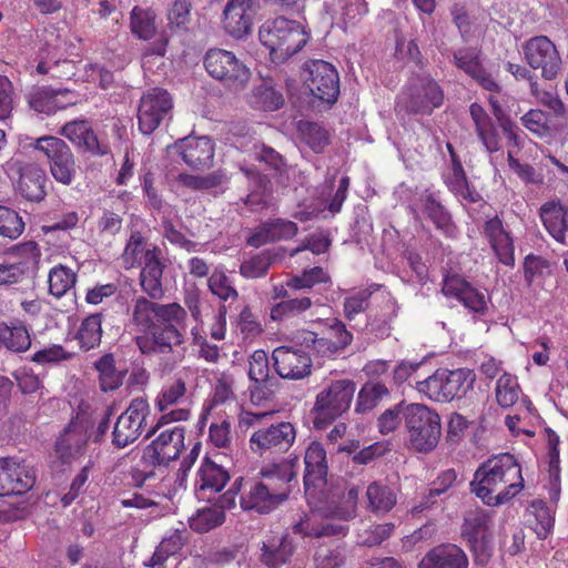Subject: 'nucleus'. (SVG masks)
Returning <instances> with one entry per match:
<instances>
[{"label":"nucleus","mask_w":568,"mask_h":568,"mask_svg":"<svg viewBox=\"0 0 568 568\" xmlns=\"http://www.w3.org/2000/svg\"><path fill=\"white\" fill-rule=\"evenodd\" d=\"M140 266V286L150 298L139 296L133 302L131 321L141 333L135 344L143 355L173 353L186 342L187 313L176 302H155L164 296L162 278L166 261L162 250L149 255Z\"/></svg>","instance_id":"nucleus-1"},{"label":"nucleus","mask_w":568,"mask_h":568,"mask_svg":"<svg viewBox=\"0 0 568 568\" xmlns=\"http://www.w3.org/2000/svg\"><path fill=\"white\" fill-rule=\"evenodd\" d=\"M470 487L486 505H503L523 490L521 467L511 454L494 456L477 468Z\"/></svg>","instance_id":"nucleus-2"},{"label":"nucleus","mask_w":568,"mask_h":568,"mask_svg":"<svg viewBox=\"0 0 568 568\" xmlns=\"http://www.w3.org/2000/svg\"><path fill=\"white\" fill-rule=\"evenodd\" d=\"M296 459H283L261 468L260 479L247 481L240 498L243 510L268 514L287 499L296 477Z\"/></svg>","instance_id":"nucleus-3"},{"label":"nucleus","mask_w":568,"mask_h":568,"mask_svg":"<svg viewBox=\"0 0 568 568\" xmlns=\"http://www.w3.org/2000/svg\"><path fill=\"white\" fill-rule=\"evenodd\" d=\"M261 43L274 62H283L298 53L310 41L311 30L300 21L285 17L266 20L258 30Z\"/></svg>","instance_id":"nucleus-4"},{"label":"nucleus","mask_w":568,"mask_h":568,"mask_svg":"<svg viewBox=\"0 0 568 568\" xmlns=\"http://www.w3.org/2000/svg\"><path fill=\"white\" fill-rule=\"evenodd\" d=\"M476 376L467 368H438L430 376L418 381L416 390L437 403H449L464 397L474 387Z\"/></svg>","instance_id":"nucleus-5"},{"label":"nucleus","mask_w":568,"mask_h":568,"mask_svg":"<svg viewBox=\"0 0 568 568\" xmlns=\"http://www.w3.org/2000/svg\"><path fill=\"white\" fill-rule=\"evenodd\" d=\"M410 446L418 452L433 450L440 438V417L424 404L412 403L403 410Z\"/></svg>","instance_id":"nucleus-6"},{"label":"nucleus","mask_w":568,"mask_h":568,"mask_svg":"<svg viewBox=\"0 0 568 568\" xmlns=\"http://www.w3.org/2000/svg\"><path fill=\"white\" fill-rule=\"evenodd\" d=\"M354 393L355 384L349 379L333 381L324 387L312 409L314 427L323 429L342 416L349 408Z\"/></svg>","instance_id":"nucleus-7"},{"label":"nucleus","mask_w":568,"mask_h":568,"mask_svg":"<svg viewBox=\"0 0 568 568\" xmlns=\"http://www.w3.org/2000/svg\"><path fill=\"white\" fill-rule=\"evenodd\" d=\"M204 67L212 78L234 91L244 89L251 77L248 68L224 49H210L204 57Z\"/></svg>","instance_id":"nucleus-8"},{"label":"nucleus","mask_w":568,"mask_h":568,"mask_svg":"<svg viewBox=\"0 0 568 568\" xmlns=\"http://www.w3.org/2000/svg\"><path fill=\"white\" fill-rule=\"evenodd\" d=\"M36 149L48 159L52 178L63 185H71L78 175V164L69 145L57 136H42L36 141Z\"/></svg>","instance_id":"nucleus-9"},{"label":"nucleus","mask_w":568,"mask_h":568,"mask_svg":"<svg viewBox=\"0 0 568 568\" xmlns=\"http://www.w3.org/2000/svg\"><path fill=\"white\" fill-rule=\"evenodd\" d=\"M444 94L440 87L429 77L415 79L399 95L397 105L410 113L430 114L442 105Z\"/></svg>","instance_id":"nucleus-10"},{"label":"nucleus","mask_w":568,"mask_h":568,"mask_svg":"<svg viewBox=\"0 0 568 568\" xmlns=\"http://www.w3.org/2000/svg\"><path fill=\"white\" fill-rule=\"evenodd\" d=\"M150 407L148 400L138 397L131 400L129 407L118 417L113 432L112 443L118 448H124L135 442L142 432Z\"/></svg>","instance_id":"nucleus-11"},{"label":"nucleus","mask_w":568,"mask_h":568,"mask_svg":"<svg viewBox=\"0 0 568 568\" xmlns=\"http://www.w3.org/2000/svg\"><path fill=\"white\" fill-rule=\"evenodd\" d=\"M524 54L527 63L541 75L552 80L561 70V58L554 42L546 36L530 38L524 44Z\"/></svg>","instance_id":"nucleus-12"},{"label":"nucleus","mask_w":568,"mask_h":568,"mask_svg":"<svg viewBox=\"0 0 568 568\" xmlns=\"http://www.w3.org/2000/svg\"><path fill=\"white\" fill-rule=\"evenodd\" d=\"M173 106L170 93L160 88L148 90L141 98L138 110L139 129L143 134L154 132L169 115Z\"/></svg>","instance_id":"nucleus-13"},{"label":"nucleus","mask_w":568,"mask_h":568,"mask_svg":"<svg viewBox=\"0 0 568 568\" xmlns=\"http://www.w3.org/2000/svg\"><path fill=\"white\" fill-rule=\"evenodd\" d=\"M296 432L288 422L271 424L254 430L250 437L251 449L260 455L266 452H286L295 442Z\"/></svg>","instance_id":"nucleus-14"},{"label":"nucleus","mask_w":568,"mask_h":568,"mask_svg":"<svg viewBox=\"0 0 568 568\" xmlns=\"http://www.w3.org/2000/svg\"><path fill=\"white\" fill-rule=\"evenodd\" d=\"M273 366L280 377L298 381L311 375L312 358L303 348L278 346L272 353Z\"/></svg>","instance_id":"nucleus-15"},{"label":"nucleus","mask_w":568,"mask_h":568,"mask_svg":"<svg viewBox=\"0 0 568 568\" xmlns=\"http://www.w3.org/2000/svg\"><path fill=\"white\" fill-rule=\"evenodd\" d=\"M185 429L174 426L163 430L148 445L143 453V459L151 465H166L176 459L184 448Z\"/></svg>","instance_id":"nucleus-16"},{"label":"nucleus","mask_w":568,"mask_h":568,"mask_svg":"<svg viewBox=\"0 0 568 568\" xmlns=\"http://www.w3.org/2000/svg\"><path fill=\"white\" fill-rule=\"evenodd\" d=\"M307 87L318 100L333 103L339 94V77L333 64L323 61H312L308 67Z\"/></svg>","instance_id":"nucleus-17"},{"label":"nucleus","mask_w":568,"mask_h":568,"mask_svg":"<svg viewBox=\"0 0 568 568\" xmlns=\"http://www.w3.org/2000/svg\"><path fill=\"white\" fill-rule=\"evenodd\" d=\"M442 292L447 297L456 298L475 314L484 315L488 311L486 295L458 274L444 277Z\"/></svg>","instance_id":"nucleus-18"},{"label":"nucleus","mask_w":568,"mask_h":568,"mask_svg":"<svg viewBox=\"0 0 568 568\" xmlns=\"http://www.w3.org/2000/svg\"><path fill=\"white\" fill-rule=\"evenodd\" d=\"M0 470L7 496L22 495L36 484L37 475L32 466L13 457L0 458Z\"/></svg>","instance_id":"nucleus-19"},{"label":"nucleus","mask_w":568,"mask_h":568,"mask_svg":"<svg viewBox=\"0 0 568 568\" xmlns=\"http://www.w3.org/2000/svg\"><path fill=\"white\" fill-rule=\"evenodd\" d=\"M256 0H230L223 11L224 30L235 39H243L252 32L254 4Z\"/></svg>","instance_id":"nucleus-20"},{"label":"nucleus","mask_w":568,"mask_h":568,"mask_svg":"<svg viewBox=\"0 0 568 568\" xmlns=\"http://www.w3.org/2000/svg\"><path fill=\"white\" fill-rule=\"evenodd\" d=\"M60 133L83 152L95 156H103L110 153L109 144L99 141L87 120L67 122L61 128Z\"/></svg>","instance_id":"nucleus-21"},{"label":"nucleus","mask_w":568,"mask_h":568,"mask_svg":"<svg viewBox=\"0 0 568 568\" xmlns=\"http://www.w3.org/2000/svg\"><path fill=\"white\" fill-rule=\"evenodd\" d=\"M334 519L336 518L331 516L329 509L325 517L317 511H312L293 525V532L313 538L345 536L348 530L347 525L335 523Z\"/></svg>","instance_id":"nucleus-22"},{"label":"nucleus","mask_w":568,"mask_h":568,"mask_svg":"<svg viewBox=\"0 0 568 568\" xmlns=\"http://www.w3.org/2000/svg\"><path fill=\"white\" fill-rule=\"evenodd\" d=\"M248 377L251 399L262 402L268 399L272 394L274 382L270 378V362L266 352L256 349L248 358Z\"/></svg>","instance_id":"nucleus-23"},{"label":"nucleus","mask_w":568,"mask_h":568,"mask_svg":"<svg viewBox=\"0 0 568 568\" xmlns=\"http://www.w3.org/2000/svg\"><path fill=\"white\" fill-rule=\"evenodd\" d=\"M483 235L489 243L498 261L504 265L514 266V240L498 216H494L485 222L483 226Z\"/></svg>","instance_id":"nucleus-24"},{"label":"nucleus","mask_w":568,"mask_h":568,"mask_svg":"<svg viewBox=\"0 0 568 568\" xmlns=\"http://www.w3.org/2000/svg\"><path fill=\"white\" fill-rule=\"evenodd\" d=\"M298 226L295 222L285 219H272L260 226L247 239V244L260 247L276 241H286L297 234Z\"/></svg>","instance_id":"nucleus-25"},{"label":"nucleus","mask_w":568,"mask_h":568,"mask_svg":"<svg viewBox=\"0 0 568 568\" xmlns=\"http://www.w3.org/2000/svg\"><path fill=\"white\" fill-rule=\"evenodd\" d=\"M230 480L229 471L219 464L205 458L196 474L195 487L200 498L210 499L221 491Z\"/></svg>","instance_id":"nucleus-26"},{"label":"nucleus","mask_w":568,"mask_h":568,"mask_svg":"<svg viewBox=\"0 0 568 568\" xmlns=\"http://www.w3.org/2000/svg\"><path fill=\"white\" fill-rule=\"evenodd\" d=\"M47 174L43 169L34 163H27L19 168L17 189L28 201L40 202L47 195Z\"/></svg>","instance_id":"nucleus-27"},{"label":"nucleus","mask_w":568,"mask_h":568,"mask_svg":"<svg viewBox=\"0 0 568 568\" xmlns=\"http://www.w3.org/2000/svg\"><path fill=\"white\" fill-rule=\"evenodd\" d=\"M174 150L193 169L207 165L214 156L213 143L207 136L185 138L174 145Z\"/></svg>","instance_id":"nucleus-28"},{"label":"nucleus","mask_w":568,"mask_h":568,"mask_svg":"<svg viewBox=\"0 0 568 568\" xmlns=\"http://www.w3.org/2000/svg\"><path fill=\"white\" fill-rule=\"evenodd\" d=\"M468 559L462 548L454 544H442L430 549L418 568H467Z\"/></svg>","instance_id":"nucleus-29"},{"label":"nucleus","mask_w":568,"mask_h":568,"mask_svg":"<svg viewBox=\"0 0 568 568\" xmlns=\"http://www.w3.org/2000/svg\"><path fill=\"white\" fill-rule=\"evenodd\" d=\"M245 174L250 192L245 197H241L243 204L252 211H261L271 205L272 187L270 180L253 169H242Z\"/></svg>","instance_id":"nucleus-30"},{"label":"nucleus","mask_w":568,"mask_h":568,"mask_svg":"<svg viewBox=\"0 0 568 568\" xmlns=\"http://www.w3.org/2000/svg\"><path fill=\"white\" fill-rule=\"evenodd\" d=\"M540 219L557 242L568 244V206L555 201L547 202L540 207Z\"/></svg>","instance_id":"nucleus-31"},{"label":"nucleus","mask_w":568,"mask_h":568,"mask_svg":"<svg viewBox=\"0 0 568 568\" xmlns=\"http://www.w3.org/2000/svg\"><path fill=\"white\" fill-rule=\"evenodd\" d=\"M304 463L305 488L308 489L310 487L324 485L327 476L326 452L320 443L313 442L308 445L305 452Z\"/></svg>","instance_id":"nucleus-32"},{"label":"nucleus","mask_w":568,"mask_h":568,"mask_svg":"<svg viewBox=\"0 0 568 568\" xmlns=\"http://www.w3.org/2000/svg\"><path fill=\"white\" fill-rule=\"evenodd\" d=\"M420 210L447 236H455L456 226L452 221L449 212L442 204L438 195L426 191L419 197Z\"/></svg>","instance_id":"nucleus-33"},{"label":"nucleus","mask_w":568,"mask_h":568,"mask_svg":"<svg viewBox=\"0 0 568 568\" xmlns=\"http://www.w3.org/2000/svg\"><path fill=\"white\" fill-rule=\"evenodd\" d=\"M160 250L158 245L149 244L140 232H132L121 256L123 266L126 270L140 266L149 255L158 254Z\"/></svg>","instance_id":"nucleus-34"},{"label":"nucleus","mask_w":568,"mask_h":568,"mask_svg":"<svg viewBox=\"0 0 568 568\" xmlns=\"http://www.w3.org/2000/svg\"><path fill=\"white\" fill-rule=\"evenodd\" d=\"M367 509L374 514H386L397 503L395 489L383 481H373L366 489Z\"/></svg>","instance_id":"nucleus-35"},{"label":"nucleus","mask_w":568,"mask_h":568,"mask_svg":"<svg viewBox=\"0 0 568 568\" xmlns=\"http://www.w3.org/2000/svg\"><path fill=\"white\" fill-rule=\"evenodd\" d=\"M30 346L31 337L26 325L22 323L11 325L0 323V348L3 347L13 353H23Z\"/></svg>","instance_id":"nucleus-36"},{"label":"nucleus","mask_w":568,"mask_h":568,"mask_svg":"<svg viewBox=\"0 0 568 568\" xmlns=\"http://www.w3.org/2000/svg\"><path fill=\"white\" fill-rule=\"evenodd\" d=\"M156 14L150 8L133 7L130 12V30L140 40H151L156 33Z\"/></svg>","instance_id":"nucleus-37"},{"label":"nucleus","mask_w":568,"mask_h":568,"mask_svg":"<svg viewBox=\"0 0 568 568\" xmlns=\"http://www.w3.org/2000/svg\"><path fill=\"white\" fill-rule=\"evenodd\" d=\"M248 103L256 110L275 111L283 106L284 98L270 82L263 81L252 90Z\"/></svg>","instance_id":"nucleus-38"},{"label":"nucleus","mask_w":568,"mask_h":568,"mask_svg":"<svg viewBox=\"0 0 568 568\" xmlns=\"http://www.w3.org/2000/svg\"><path fill=\"white\" fill-rule=\"evenodd\" d=\"M292 552V544L285 537L272 539L263 542L261 561L268 568H280L288 561Z\"/></svg>","instance_id":"nucleus-39"},{"label":"nucleus","mask_w":568,"mask_h":568,"mask_svg":"<svg viewBox=\"0 0 568 568\" xmlns=\"http://www.w3.org/2000/svg\"><path fill=\"white\" fill-rule=\"evenodd\" d=\"M41 251L34 241H28L12 246L7 258L29 275L31 270L39 263Z\"/></svg>","instance_id":"nucleus-40"},{"label":"nucleus","mask_w":568,"mask_h":568,"mask_svg":"<svg viewBox=\"0 0 568 568\" xmlns=\"http://www.w3.org/2000/svg\"><path fill=\"white\" fill-rule=\"evenodd\" d=\"M312 306V301L307 296L287 297L276 303L270 313V317L275 322H288L292 318L303 314Z\"/></svg>","instance_id":"nucleus-41"},{"label":"nucleus","mask_w":568,"mask_h":568,"mask_svg":"<svg viewBox=\"0 0 568 568\" xmlns=\"http://www.w3.org/2000/svg\"><path fill=\"white\" fill-rule=\"evenodd\" d=\"M186 399V384L182 378H175L164 384L159 392L154 405L164 413L171 406L183 404Z\"/></svg>","instance_id":"nucleus-42"},{"label":"nucleus","mask_w":568,"mask_h":568,"mask_svg":"<svg viewBox=\"0 0 568 568\" xmlns=\"http://www.w3.org/2000/svg\"><path fill=\"white\" fill-rule=\"evenodd\" d=\"M102 337V315L92 314L85 317L78 331L77 338L84 351L100 345Z\"/></svg>","instance_id":"nucleus-43"},{"label":"nucleus","mask_w":568,"mask_h":568,"mask_svg":"<svg viewBox=\"0 0 568 568\" xmlns=\"http://www.w3.org/2000/svg\"><path fill=\"white\" fill-rule=\"evenodd\" d=\"M297 129L301 140L316 153L323 152L329 143L328 132L317 123L300 121Z\"/></svg>","instance_id":"nucleus-44"},{"label":"nucleus","mask_w":568,"mask_h":568,"mask_svg":"<svg viewBox=\"0 0 568 568\" xmlns=\"http://www.w3.org/2000/svg\"><path fill=\"white\" fill-rule=\"evenodd\" d=\"M207 286L224 305L226 302L233 303L239 298V292L223 270H214L207 280Z\"/></svg>","instance_id":"nucleus-45"},{"label":"nucleus","mask_w":568,"mask_h":568,"mask_svg":"<svg viewBox=\"0 0 568 568\" xmlns=\"http://www.w3.org/2000/svg\"><path fill=\"white\" fill-rule=\"evenodd\" d=\"M75 273L64 266L57 265L52 267L48 275L49 292L51 295L60 298L75 284Z\"/></svg>","instance_id":"nucleus-46"},{"label":"nucleus","mask_w":568,"mask_h":568,"mask_svg":"<svg viewBox=\"0 0 568 568\" xmlns=\"http://www.w3.org/2000/svg\"><path fill=\"white\" fill-rule=\"evenodd\" d=\"M179 182L195 191H209L227 182V176L222 171H214L206 175L180 174Z\"/></svg>","instance_id":"nucleus-47"},{"label":"nucleus","mask_w":568,"mask_h":568,"mask_svg":"<svg viewBox=\"0 0 568 568\" xmlns=\"http://www.w3.org/2000/svg\"><path fill=\"white\" fill-rule=\"evenodd\" d=\"M253 158L256 161L265 163L267 169L273 171L274 176L282 178L287 172V165L283 156L265 144H254Z\"/></svg>","instance_id":"nucleus-48"},{"label":"nucleus","mask_w":568,"mask_h":568,"mask_svg":"<svg viewBox=\"0 0 568 568\" xmlns=\"http://www.w3.org/2000/svg\"><path fill=\"white\" fill-rule=\"evenodd\" d=\"M495 392L497 403L501 407L508 408L517 403L520 387L515 376L510 374H504L497 381Z\"/></svg>","instance_id":"nucleus-49"},{"label":"nucleus","mask_w":568,"mask_h":568,"mask_svg":"<svg viewBox=\"0 0 568 568\" xmlns=\"http://www.w3.org/2000/svg\"><path fill=\"white\" fill-rule=\"evenodd\" d=\"M388 394V388L383 383L372 382L365 384L358 393L356 410L366 412L373 409Z\"/></svg>","instance_id":"nucleus-50"},{"label":"nucleus","mask_w":568,"mask_h":568,"mask_svg":"<svg viewBox=\"0 0 568 568\" xmlns=\"http://www.w3.org/2000/svg\"><path fill=\"white\" fill-rule=\"evenodd\" d=\"M394 527L392 523L367 525L358 530L357 544L366 547L377 546L390 537Z\"/></svg>","instance_id":"nucleus-51"},{"label":"nucleus","mask_w":568,"mask_h":568,"mask_svg":"<svg viewBox=\"0 0 568 568\" xmlns=\"http://www.w3.org/2000/svg\"><path fill=\"white\" fill-rule=\"evenodd\" d=\"M191 0H174L168 11V28L171 31L187 30L191 22Z\"/></svg>","instance_id":"nucleus-52"},{"label":"nucleus","mask_w":568,"mask_h":568,"mask_svg":"<svg viewBox=\"0 0 568 568\" xmlns=\"http://www.w3.org/2000/svg\"><path fill=\"white\" fill-rule=\"evenodd\" d=\"M456 480L457 473L454 469H447L443 471L433 483V487L429 489V493L425 497V500L420 501L418 506L414 507V511L420 513L424 509L428 508L430 505L435 503V498L444 494L448 488H450Z\"/></svg>","instance_id":"nucleus-53"},{"label":"nucleus","mask_w":568,"mask_h":568,"mask_svg":"<svg viewBox=\"0 0 568 568\" xmlns=\"http://www.w3.org/2000/svg\"><path fill=\"white\" fill-rule=\"evenodd\" d=\"M445 184L457 196L475 201L471 196L464 168L459 160H455L452 171L445 176Z\"/></svg>","instance_id":"nucleus-54"},{"label":"nucleus","mask_w":568,"mask_h":568,"mask_svg":"<svg viewBox=\"0 0 568 568\" xmlns=\"http://www.w3.org/2000/svg\"><path fill=\"white\" fill-rule=\"evenodd\" d=\"M359 489L355 486L346 488L343 493L342 503L333 508H329V514L338 520L347 521L356 516L357 501Z\"/></svg>","instance_id":"nucleus-55"},{"label":"nucleus","mask_w":568,"mask_h":568,"mask_svg":"<svg viewBox=\"0 0 568 568\" xmlns=\"http://www.w3.org/2000/svg\"><path fill=\"white\" fill-rule=\"evenodd\" d=\"M24 231L22 217L12 209L0 206V236L18 239Z\"/></svg>","instance_id":"nucleus-56"},{"label":"nucleus","mask_w":568,"mask_h":568,"mask_svg":"<svg viewBox=\"0 0 568 568\" xmlns=\"http://www.w3.org/2000/svg\"><path fill=\"white\" fill-rule=\"evenodd\" d=\"M272 264V257L267 252L254 255L250 260L243 262L240 266V274L246 278H258L266 275Z\"/></svg>","instance_id":"nucleus-57"},{"label":"nucleus","mask_w":568,"mask_h":568,"mask_svg":"<svg viewBox=\"0 0 568 568\" xmlns=\"http://www.w3.org/2000/svg\"><path fill=\"white\" fill-rule=\"evenodd\" d=\"M489 516L484 510L469 511L465 517L463 534L466 538L488 535Z\"/></svg>","instance_id":"nucleus-58"},{"label":"nucleus","mask_w":568,"mask_h":568,"mask_svg":"<svg viewBox=\"0 0 568 568\" xmlns=\"http://www.w3.org/2000/svg\"><path fill=\"white\" fill-rule=\"evenodd\" d=\"M345 561V549L339 546L320 548L315 555V568H339Z\"/></svg>","instance_id":"nucleus-59"},{"label":"nucleus","mask_w":568,"mask_h":568,"mask_svg":"<svg viewBox=\"0 0 568 568\" xmlns=\"http://www.w3.org/2000/svg\"><path fill=\"white\" fill-rule=\"evenodd\" d=\"M329 276L320 266L305 270L301 275L294 276L287 282V286L294 290L312 288L315 284L326 283Z\"/></svg>","instance_id":"nucleus-60"},{"label":"nucleus","mask_w":568,"mask_h":568,"mask_svg":"<svg viewBox=\"0 0 568 568\" xmlns=\"http://www.w3.org/2000/svg\"><path fill=\"white\" fill-rule=\"evenodd\" d=\"M455 65L474 78L483 69L478 54L473 49H459L454 53Z\"/></svg>","instance_id":"nucleus-61"},{"label":"nucleus","mask_w":568,"mask_h":568,"mask_svg":"<svg viewBox=\"0 0 568 568\" xmlns=\"http://www.w3.org/2000/svg\"><path fill=\"white\" fill-rule=\"evenodd\" d=\"M224 516L215 509H203L190 520V527L199 532L209 531L223 523Z\"/></svg>","instance_id":"nucleus-62"},{"label":"nucleus","mask_w":568,"mask_h":568,"mask_svg":"<svg viewBox=\"0 0 568 568\" xmlns=\"http://www.w3.org/2000/svg\"><path fill=\"white\" fill-rule=\"evenodd\" d=\"M371 292L361 290L352 293L344 301V315L348 321H353L356 315L365 312L369 304Z\"/></svg>","instance_id":"nucleus-63"},{"label":"nucleus","mask_w":568,"mask_h":568,"mask_svg":"<svg viewBox=\"0 0 568 568\" xmlns=\"http://www.w3.org/2000/svg\"><path fill=\"white\" fill-rule=\"evenodd\" d=\"M162 235L172 245L179 246L187 252L196 251L197 244L189 240L185 234L176 229L172 221L164 219L162 221Z\"/></svg>","instance_id":"nucleus-64"}]
</instances>
